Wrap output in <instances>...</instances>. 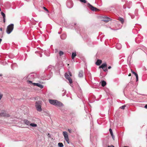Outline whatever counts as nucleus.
Masks as SVG:
<instances>
[{
	"label": "nucleus",
	"mask_w": 147,
	"mask_h": 147,
	"mask_svg": "<svg viewBox=\"0 0 147 147\" xmlns=\"http://www.w3.org/2000/svg\"><path fill=\"white\" fill-rule=\"evenodd\" d=\"M42 102L38 100L35 102V107L37 111L39 112H40L42 111L41 108Z\"/></svg>",
	"instance_id": "nucleus-1"
},
{
	"label": "nucleus",
	"mask_w": 147,
	"mask_h": 147,
	"mask_svg": "<svg viewBox=\"0 0 147 147\" xmlns=\"http://www.w3.org/2000/svg\"><path fill=\"white\" fill-rule=\"evenodd\" d=\"M14 28V25L13 24L9 25L7 27L6 32L9 34H10L13 31Z\"/></svg>",
	"instance_id": "nucleus-2"
},
{
	"label": "nucleus",
	"mask_w": 147,
	"mask_h": 147,
	"mask_svg": "<svg viewBox=\"0 0 147 147\" xmlns=\"http://www.w3.org/2000/svg\"><path fill=\"white\" fill-rule=\"evenodd\" d=\"M87 6L92 11H96L98 10L97 8L94 7L89 3H87Z\"/></svg>",
	"instance_id": "nucleus-3"
},
{
	"label": "nucleus",
	"mask_w": 147,
	"mask_h": 147,
	"mask_svg": "<svg viewBox=\"0 0 147 147\" xmlns=\"http://www.w3.org/2000/svg\"><path fill=\"white\" fill-rule=\"evenodd\" d=\"M35 75L33 74H31L29 75L26 78V79H27L29 80H32V79H34L35 78Z\"/></svg>",
	"instance_id": "nucleus-4"
},
{
	"label": "nucleus",
	"mask_w": 147,
	"mask_h": 147,
	"mask_svg": "<svg viewBox=\"0 0 147 147\" xmlns=\"http://www.w3.org/2000/svg\"><path fill=\"white\" fill-rule=\"evenodd\" d=\"M65 77L67 79L69 80L70 84H71L72 83V79L70 78V76L67 74H65Z\"/></svg>",
	"instance_id": "nucleus-5"
},
{
	"label": "nucleus",
	"mask_w": 147,
	"mask_h": 147,
	"mask_svg": "<svg viewBox=\"0 0 147 147\" xmlns=\"http://www.w3.org/2000/svg\"><path fill=\"white\" fill-rule=\"evenodd\" d=\"M49 102L51 104L55 106L57 102V100L49 99Z\"/></svg>",
	"instance_id": "nucleus-6"
},
{
	"label": "nucleus",
	"mask_w": 147,
	"mask_h": 147,
	"mask_svg": "<svg viewBox=\"0 0 147 147\" xmlns=\"http://www.w3.org/2000/svg\"><path fill=\"white\" fill-rule=\"evenodd\" d=\"M0 116L1 117H10V115L9 114L4 112L0 113Z\"/></svg>",
	"instance_id": "nucleus-7"
},
{
	"label": "nucleus",
	"mask_w": 147,
	"mask_h": 147,
	"mask_svg": "<svg viewBox=\"0 0 147 147\" xmlns=\"http://www.w3.org/2000/svg\"><path fill=\"white\" fill-rule=\"evenodd\" d=\"M125 2L127 6V8L129 9L130 8L131 6L132 5L131 2L130 1L128 2V1H127V0H125Z\"/></svg>",
	"instance_id": "nucleus-8"
},
{
	"label": "nucleus",
	"mask_w": 147,
	"mask_h": 147,
	"mask_svg": "<svg viewBox=\"0 0 147 147\" xmlns=\"http://www.w3.org/2000/svg\"><path fill=\"white\" fill-rule=\"evenodd\" d=\"M32 84L34 86H37L41 88H42L43 87V86L39 83H33Z\"/></svg>",
	"instance_id": "nucleus-9"
},
{
	"label": "nucleus",
	"mask_w": 147,
	"mask_h": 147,
	"mask_svg": "<svg viewBox=\"0 0 147 147\" xmlns=\"http://www.w3.org/2000/svg\"><path fill=\"white\" fill-rule=\"evenodd\" d=\"M111 19L107 17H105L103 18V19L102 20V21H103L106 22H107L108 21H109Z\"/></svg>",
	"instance_id": "nucleus-10"
},
{
	"label": "nucleus",
	"mask_w": 147,
	"mask_h": 147,
	"mask_svg": "<svg viewBox=\"0 0 147 147\" xmlns=\"http://www.w3.org/2000/svg\"><path fill=\"white\" fill-rule=\"evenodd\" d=\"M138 49H140L144 51L145 52V51H146L147 49V48L142 45H140V48H138Z\"/></svg>",
	"instance_id": "nucleus-11"
},
{
	"label": "nucleus",
	"mask_w": 147,
	"mask_h": 147,
	"mask_svg": "<svg viewBox=\"0 0 147 147\" xmlns=\"http://www.w3.org/2000/svg\"><path fill=\"white\" fill-rule=\"evenodd\" d=\"M84 74V72L82 70L79 71L78 74V77L80 78H82L83 77Z\"/></svg>",
	"instance_id": "nucleus-12"
},
{
	"label": "nucleus",
	"mask_w": 147,
	"mask_h": 147,
	"mask_svg": "<svg viewBox=\"0 0 147 147\" xmlns=\"http://www.w3.org/2000/svg\"><path fill=\"white\" fill-rule=\"evenodd\" d=\"M63 104L61 102L57 100V103L56 104L55 106L60 107L63 106Z\"/></svg>",
	"instance_id": "nucleus-13"
},
{
	"label": "nucleus",
	"mask_w": 147,
	"mask_h": 147,
	"mask_svg": "<svg viewBox=\"0 0 147 147\" xmlns=\"http://www.w3.org/2000/svg\"><path fill=\"white\" fill-rule=\"evenodd\" d=\"M107 67V65L106 63L102 64L100 66H99V68H102V69L104 68L105 67Z\"/></svg>",
	"instance_id": "nucleus-14"
},
{
	"label": "nucleus",
	"mask_w": 147,
	"mask_h": 147,
	"mask_svg": "<svg viewBox=\"0 0 147 147\" xmlns=\"http://www.w3.org/2000/svg\"><path fill=\"white\" fill-rule=\"evenodd\" d=\"M102 63V61L100 59H98L96 62V64L98 65H100Z\"/></svg>",
	"instance_id": "nucleus-15"
},
{
	"label": "nucleus",
	"mask_w": 147,
	"mask_h": 147,
	"mask_svg": "<svg viewBox=\"0 0 147 147\" xmlns=\"http://www.w3.org/2000/svg\"><path fill=\"white\" fill-rule=\"evenodd\" d=\"M24 121L25 124L27 125H30V122L27 119H24Z\"/></svg>",
	"instance_id": "nucleus-16"
},
{
	"label": "nucleus",
	"mask_w": 147,
	"mask_h": 147,
	"mask_svg": "<svg viewBox=\"0 0 147 147\" xmlns=\"http://www.w3.org/2000/svg\"><path fill=\"white\" fill-rule=\"evenodd\" d=\"M66 36L65 34H63L61 35L60 37L62 39L64 40L65 39Z\"/></svg>",
	"instance_id": "nucleus-17"
},
{
	"label": "nucleus",
	"mask_w": 147,
	"mask_h": 147,
	"mask_svg": "<svg viewBox=\"0 0 147 147\" xmlns=\"http://www.w3.org/2000/svg\"><path fill=\"white\" fill-rule=\"evenodd\" d=\"M140 37H138L136 38L135 39V41L137 43H139L140 42V41H141V40H140Z\"/></svg>",
	"instance_id": "nucleus-18"
},
{
	"label": "nucleus",
	"mask_w": 147,
	"mask_h": 147,
	"mask_svg": "<svg viewBox=\"0 0 147 147\" xmlns=\"http://www.w3.org/2000/svg\"><path fill=\"white\" fill-rule=\"evenodd\" d=\"M100 83H101V86L103 87L105 86L106 84V82L104 80L101 81Z\"/></svg>",
	"instance_id": "nucleus-19"
},
{
	"label": "nucleus",
	"mask_w": 147,
	"mask_h": 147,
	"mask_svg": "<svg viewBox=\"0 0 147 147\" xmlns=\"http://www.w3.org/2000/svg\"><path fill=\"white\" fill-rule=\"evenodd\" d=\"M76 56V52H73L72 53L71 58L72 59H74L75 57Z\"/></svg>",
	"instance_id": "nucleus-20"
},
{
	"label": "nucleus",
	"mask_w": 147,
	"mask_h": 147,
	"mask_svg": "<svg viewBox=\"0 0 147 147\" xmlns=\"http://www.w3.org/2000/svg\"><path fill=\"white\" fill-rule=\"evenodd\" d=\"M121 22V23L123 24L124 22V20L123 18L120 17L118 19Z\"/></svg>",
	"instance_id": "nucleus-21"
},
{
	"label": "nucleus",
	"mask_w": 147,
	"mask_h": 147,
	"mask_svg": "<svg viewBox=\"0 0 147 147\" xmlns=\"http://www.w3.org/2000/svg\"><path fill=\"white\" fill-rule=\"evenodd\" d=\"M116 47L118 49H120L121 47V45L120 44H118L117 45Z\"/></svg>",
	"instance_id": "nucleus-22"
},
{
	"label": "nucleus",
	"mask_w": 147,
	"mask_h": 147,
	"mask_svg": "<svg viewBox=\"0 0 147 147\" xmlns=\"http://www.w3.org/2000/svg\"><path fill=\"white\" fill-rule=\"evenodd\" d=\"M63 135L64 136V137L68 136L67 132L66 131H64L63 132Z\"/></svg>",
	"instance_id": "nucleus-23"
},
{
	"label": "nucleus",
	"mask_w": 147,
	"mask_h": 147,
	"mask_svg": "<svg viewBox=\"0 0 147 147\" xmlns=\"http://www.w3.org/2000/svg\"><path fill=\"white\" fill-rule=\"evenodd\" d=\"M64 138H65V140L67 142L68 144H69V140L68 137V136L65 137H64Z\"/></svg>",
	"instance_id": "nucleus-24"
},
{
	"label": "nucleus",
	"mask_w": 147,
	"mask_h": 147,
	"mask_svg": "<svg viewBox=\"0 0 147 147\" xmlns=\"http://www.w3.org/2000/svg\"><path fill=\"white\" fill-rule=\"evenodd\" d=\"M138 9H136L135 11V14L136 16H138Z\"/></svg>",
	"instance_id": "nucleus-25"
},
{
	"label": "nucleus",
	"mask_w": 147,
	"mask_h": 147,
	"mask_svg": "<svg viewBox=\"0 0 147 147\" xmlns=\"http://www.w3.org/2000/svg\"><path fill=\"white\" fill-rule=\"evenodd\" d=\"M17 66V64L16 63H14L12 64L11 65V67L12 69H13L14 67Z\"/></svg>",
	"instance_id": "nucleus-26"
},
{
	"label": "nucleus",
	"mask_w": 147,
	"mask_h": 147,
	"mask_svg": "<svg viewBox=\"0 0 147 147\" xmlns=\"http://www.w3.org/2000/svg\"><path fill=\"white\" fill-rule=\"evenodd\" d=\"M58 145L59 147H63V143L61 142L58 143Z\"/></svg>",
	"instance_id": "nucleus-27"
},
{
	"label": "nucleus",
	"mask_w": 147,
	"mask_h": 147,
	"mask_svg": "<svg viewBox=\"0 0 147 147\" xmlns=\"http://www.w3.org/2000/svg\"><path fill=\"white\" fill-rule=\"evenodd\" d=\"M30 125L33 127H36L37 126V125L34 123H31L30 124Z\"/></svg>",
	"instance_id": "nucleus-28"
},
{
	"label": "nucleus",
	"mask_w": 147,
	"mask_h": 147,
	"mask_svg": "<svg viewBox=\"0 0 147 147\" xmlns=\"http://www.w3.org/2000/svg\"><path fill=\"white\" fill-rule=\"evenodd\" d=\"M128 14L130 16L131 18L132 19H133L134 18L135 16L134 15H132L131 13H129Z\"/></svg>",
	"instance_id": "nucleus-29"
},
{
	"label": "nucleus",
	"mask_w": 147,
	"mask_h": 147,
	"mask_svg": "<svg viewBox=\"0 0 147 147\" xmlns=\"http://www.w3.org/2000/svg\"><path fill=\"white\" fill-rule=\"evenodd\" d=\"M131 72L133 74H134L136 76L138 75V74L136 73L132 69H131Z\"/></svg>",
	"instance_id": "nucleus-30"
},
{
	"label": "nucleus",
	"mask_w": 147,
	"mask_h": 147,
	"mask_svg": "<svg viewBox=\"0 0 147 147\" xmlns=\"http://www.w3.org/2000/svg\"><path fill=\"white\" fill-rule=\"evenodd\" d=\"M82 3H86L87 2L86 0H79Z\"/></svg>",
	"instance_id": "nucleus-31"
},
{
	"label": "nucleus",
	"mask_w": 147,
	"mask_h": 147,
	"mask_svg": "<svg viewBox=\"0 0 147 147\" xmlns=\"http://www.w3.org/2000/svg\"><path fill=\"white\" fill-rule=\"evenodd\" d=\"M1 14L2 15V16L3 17V18H5V14L3 13V12H1Z\"/></svg>",
	"instance_id": "nucleus-32"
},
{
	"label": "nucleus",
	"mask_w": 147,
	"mask_h": 147,
	"mask_svg": "<svg viewBox=\"0 0 147 147\" xmlns=\"http://www.w3.org/2000/svg\"><path fill=\"white\" fill-rule=\"evenodd\" d=\"M63 52L61 51H60L59 52V54L60 56H61L62 55H63Z\"/></svg>",
	"instance_id": "nucleus-33"
},
{
	"label": "nucleus",
	"mask_w": 147,
	"mask_h": 147,
	"mask_svg": "<svg viewBox=\"0 0 147 147\" xmlns=\"http://www.w3.org/2000/svg\"><path fill=\"white\" fill-rule=\"evenodd\" d=\"M109 131L111 135H113V131L112 129L111 128H110L109 129Z\"/></svg>",
	"instance_id": "nucleus-34"
},
{
	"label": "nucleus",
	"mask_w": 147,
	"mask_h": 147,
	"mask_svg": "<svg viewBox=\"0 0 147 147\" xmlns=\"http://www.w3.org/2000/svg\"><path fill=\"white\" fill-rule=\"evenodd\" d=\"M126 107V106L124 105H123L121 107H120V108L121 109H125V107Z\"/></svg>",
	"instance_id": "nucleus-35"
},
{
	"label": "nucleus",
	"mask_w": 147,
	"mask_h": 147,
	"mask_svg": "<svg viewBox=\"0 0 147 147\" xmlns=\"http://www.w3.org/2000/svg\"><path fill=\"white\" fill-rule=\"evenodd\" d=\"M102 69H103L104 71L105 72H106V71H108V69L106 67H105V68H104Z\"/></svg>",
	"instance_id": "nucleus-36"
},
{
	"label": "nucleus",
	"mask_w": 147,
	"mask_h": 147,
	"mask_svg": "<svg viewBox=\"0 0 147 147\" xmlns=\"http://www.w3.org/2000/svg\"><path fill=\"white\" fill-rule=\"evenodd\" d=\"M43 8L45 10L47 11V12H49L48 10L45 7H43Z\"/></svg>",
	"instance_id": "nucleus-37"
},
{
	"label": "nucleus",
	"mask_w": 147,
	"mask_h": 147,
	"mask_svg": "<svg viewBox=\"0 0 147 147\" xmlns=\"http://www.w3.org/2000/svg\"><path fill=\"white\" fill-rule=\"evenodd\" d=\"M3 96V94H1V93H0V100H1V98H2V97Z\"/></svg>",
	"instance_id": "nucleus-38"
},
{
	"label": "nucleus",
	"mask_w": 147,
	"mask_h": 147,
	"mask_svg": "<svg viewBox=\"0 0 147 147\" xmlns=\"http://www.w3.org/2000/svg\"><path fill=\"white\" fill-rule=\"evenodd\" d=\"M136 76V81H138V76L137 75V76Z\"/></svg>",
	"instance_id": "nucleus-39"
},
{
	"label": "nucleus",
	"mask_w": 147,
	"mask_h": 147,
	"mask_svg": "<svg viewBox=\"0 0 147 147\" xmlns=\"http://www.w3.org/2000/svg\"><path fill=\"white\" fill-rule=\"evenodd\" d=\"M111 135L112 136V137L113 139V140H114V139H115V136H114L113 134V135Z\"/></svg>",
	"instance_id": "nucleus-40"
},
{
	"label": "nucleus",
	"mask_w": 147,
	"mask_h": 147,
	"mask_svg": "<svg viewBox=\"0 0 147 147\" xmlns=\"http://www.w3.org/2000/svg\"><path fill=\"white\" fill-rule=\"evenodd\" d=\"M68 131L70 133H71V129H68Z\"/></svg>",
	"instance_id": "nucleus-41"
},
{
	"label": "nucleus",
	"mask_w": 147,
	"mask_h": 147,
	"mask_svg": "<svg viewBox=\"0 0 147 147\" xmlns=\"http://www.w3.org/2000/svg\"><path fill=\"white\" fill-rule=\"evenodd\" d=\"M108 147H114V146L113 145H111L110 146H109Z\"/></svg>",
	"instance_id": "nucleus-42"
},
{
	"label": "nucleus",
	"mask_w": 147,
	"mask_h": 147,
	"mask_svg": "<svg viewBox=\"0 0 147 147\" xmlns=\"http://www.w3.org/2000/svg\"><path fill=\"white\" fill-rule=\"evenodd\" d=\"M68 3H67V7H68L69 8H71V7H72V6H71V7H68Z\"/></svg>",
	"instance_id": "nucleus-43"
},
{
	"label": "nucleus",
	"mask_w": 147,
	"mask_h": 147,
	"mask_svg": "<svg viewBox=\"0 0 147 147\" xmlns=\"http://www.w3.org/2000/svg\"><path fill=\"white\" fill-rule=\"evenodd\" d=\"M28 82L29 83H32V82L31 81L28 80Z\"/></svg>",
	"instance_id": "nucleus-44"
},
{
	"label": "nucleus",
	"mask_w": 147,
	"mask_h": 147,
	"mask_svg": "<svg viewBox=\"0 0 147 147\" xmlns=\"http://www.w3.org/2000/svg\"><path fill=\"white\" fill-rule=\"evenodd\" d=\"M3 22H5V18H3Z\"/></svg>",
	"instance_id": "nucleus-45"
},
{
	"label": "nucleus",
	"mask_w": 147,
	"mask_h": 147,
	"mask_svg": "<svg viewBox=\"0 0 147 147\" xmlns=\"http://www.w3.org/2000/svg\"><path fill=\"white\" fill-rule=\"evenodd\" d=\"M0 30L1 31H3V28H0Z\"/></svg>",
	"instance_id": "nucleus-46"
},
{
	"label": "nucleus",
	"mask_w": 147,
	"mask_h": 147,
	"mask_svg": "<svg viewBox=\"0 0 147 147\" xmlns=\"http://www.w3.org/2000/svg\"><path fill=\"white\" fill-rule=\"evenodd\" d=\"M111 66H109L108 67V68L109 69H110L111 68Z\"/></svg>",
	"instance_id": "nucleus-47"
},
{
	"label": "nucleus",
	"mask_w": 147,
	"mask_h": 147,
	"mask_svg": "<svg viewBox=\"0 0 147 147\" xmlns=\"http://www.w3.org/2000/svg\"><path fill=\"white\" fill-rule=\"evenodd\" d=\"M145 107V108H146V109H147V105H145V107Z\"/></svg>",
	"instance_id": "nucleus-48"
},
{
	"label": "nucleus",
	"mask_w": 147,
	"mask_h": 147,
	"mask_svg": "<svg viewBox=\"0 0 147 147\" xmlns=\"http://www.w3.org/2000/svg\"><path fill=\"white\" fill-rule=\"evenodd\" d=\"M65 91L63 93V94H62V96H64V95H65Z\"/></svg>",
	"instance_id": "nucleus-49"
},
{
	"label": "nucleus",
	"mask_w": 147,
	"mask_h": 147,
	"mask_svg": "<svg viewBox=\"0 0 147 147\" xmlns=\"http://www.w3.org/2000/svg\"><path fill=\"white\" fill-rule=\"evenodd\" d=\"M57 51H58L57 49H56L55 50V53H56V52H57Z\"/></svg>",
	"instance_id": "nucleus-50"
},
{
	"label": "nucleus",
	"mask_w": 147,
	"mask_h": 147,
	"mask_svg": "<svg viewBox=\"0 0 147 147\" xmlns=\"http://www.w3.org/2000/svg\"><path fill=\"white\" fill-rule=\"evenodd\" d=\"M131 74L130 73V74H129V75H128V76H131Z\"/></svg>",
	"instance_id": "nucleus-51"
},
{
	"label": "nucleus",
	"mask_w": 147,
	"mask_h": 147,
	"mask_svg": "<svg viewBox=\"0 0 147 147\" xmlns=\"http://www.w3.org/2000/svg\"><path fill=\"white\" fill-rule=\"evenodd\" d=\"M111 29L112 30H117V29H113L111 28Z\"/></svg>",
	"instance_id": "nucleus-52"
},
{
	"label": "nucleus",
	"mask_w": 147,
	"mask_h": 147,
	"mask_svg": "<svg viewBox=\"0 0 147 147\" xmlns=\"http://www.w3.org/2000/svg\"><path fill=\"white\" fill-rule=\"evenodd\" d=\"M42 56V55L41 54H40V57H41Z\"/></svg>",
	"instance_id": "nucleus-53"
},
{
	"label": "nucleus",
	"mask_w": 147,
	"mask_h": 147,
	"mask_svg": "<svg viewBox=\"0 0 147 147\" xmlns=\"http://www.w3.org/2000/svg\"><path fill=\"white\" fill-rule=\"evenodd\" d=\"M69 75H70V76H71V73H69Z\"/></svg>",
	"instance_id": "nucleus-54"
},
{
	"label": "nucleus",
	"mask_w": 147,
	"mask_h": 147,
	"mask_svg": "<svg viewBox=\"0 0 147 147\" xmlns=\"http://www.w3.org/2000/svg\"><path fill=\"white\" fill-rule=\"evenodd\" d=\"M123 7L124 9H125L126 8V7H124V5L123 6Z\"/></svg>",
	"instance_id": "nucleus-55"
},
{
	"label": "nucleus",
	"mask_w": 147,
	"mask_h": 147,
	"mask_svg": "<svg viewBox=\"0 0 147 147\" xmlns=\"http://www.w3.org/2000/svg\"><path fill=\"white\" fill-rule=\"evenodd\" d=\"M58 34H61V32H58Z\"/></svg>",
	"instance_id": "nucleus-56"
},
{
	"label": "nucleus",
	"mask_w": 147,
	"mask_h": 147,
	"mask_svg": "<svg viewBox=\"0 0 147 147\" xmlns=\"http://www.w3.org/2000/svg\"><path fill=\"white\" fill-rule=\"evenodd\" d=\"M2 75L1 74H0V76H2Z\"/></svg>",
	"instance_id": "nucleus-57"
},
{
	"label": "nucleus",
	"mask_w": 147,
	"mask_h": 147,
	"mask_svg": "<svg viewBox=\"0 0 147 147\" xmlns=\"http://www.w3.org/2000/svg\"><path fill=\"white\" fill-rule=\"evenodd\" d=\"M0 11H1V9L0 8Z\"/></svg>",
	"instance_id": "nucleus-58"
},
{
	"label": "nucleus",
	"mask_w": 147,
	"mask_h": 147,
	"mask_svg": "<svg viewBox=\"0 0 147 147\" xmlns=\"http://www.w3.org/2000/svg\"><path fill=\"white\" fill-rule=\"evenodd\" d=\"M65 27H67V26H66V25H65Z\"/></svg>",
	"instance_id": "nucleus-59"
},
{
	"label": "nucleus",
	"mask_w": 147,
	"mask_h": 147,
	"mask_svg": "<svg viewBox=\"0 0 147 147\" xmlns=\"http://www.w3.org/2000/svg\"><path fill=\"white\" fill-rule=\"evenodd\" d=\"M74 25H76V24H74Z\"/></svg>",
	"instance_id": "nucleus-60"
},
{
	"label": "nucleus",
	"mask_w": 147,
	"mask_h": 147,
	"mask_svg": "<svg viewBox=\"0 0 147 147\" xmlns=\"http://www.w3.org/2000/svg\"><path fill=\"white\" fill-rule=\"evenodd\" d=\"M37 51H36V53Z\"/></svg>",
	"instance_id": "nucleus-61"
},
{
	"label": "nucleus",
	"mask_w": 147,
	"mask_h": 147,
	"mask_svg": "<svg viewBox=\"0 0 147 147\" xmlns=\"http://www.w3.org/2000/svg\"><path fill=\"white\" fill-rule=\"evenodd\" d=\"M49 56V55H48V56Z\"/></svg>",
	"instance_id": "nucleus-62"
}]
</instances>
